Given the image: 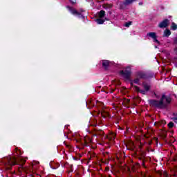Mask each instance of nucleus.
<instances>
[{
  "label": "nucleus",
  "mask_w": 177,
  "mask_h": 177,
  "mask_svg": "<svg viewBox=\"0 0 177 177\" xmlns=\"http://www.w3.org/2000/svg\"><path fill=\"white\" fill-rule=\"evenodd\" d=\"M104 16H106V12L104 10H101L99 12V18L103 19V17H104Z\"/></svg>",
  "instance_id": "10"
},
{
  "label": "nucleus",
  "mask_w": 177,
  "mask_h": 177,
  "mask_svg": "<svg viewBox=\"0 0 177 177\" xmlns=\"http://www.w3.org/2000/svg\"><path fill=\"white\" fill-rule=\"evenodd\" d=\"M72 13L73 15H77L79 17H82L83 19L85 17L83 15H81V14H80V12H78V11H77L76 10H72Z\"/></svg>",
  "instance_id": "13"
},
{
  "label": "nucleus",
  "mask_w": 177,
  "mask_h": 177,
  "mask_svg": "<svg viewBox=\"0 0 177 177\" xmlns=\"http://www.w3.org/2000/svg\"><path fill=\"white\" fill-rule=\"evenodd\" d=\"M155 48H157V46H156Z\"/></svg>",
  "instance_id": "28"
},
{
  "label": "nucleus",
  "mask_w": 177,
  "mask_h": 177,
  "mask_svg": "<svg viewBox=\"0 0 177 177\" xmlns=\"http://www.w3.org/2000/svg\"><path fill=\"white\" fill-rule=\"evenodd\" d=\"M142 86L145 89L146 92H149L150 91V84L147 82H143Z\"/></svg>",
  "instance_id": "7"
},
{
  "label": "nucleus",
  "mask_w": 177,
  "mask_h": 177,
  "mask_svg": "<svg viewBox=\"0 0 177 177\" xmlns=\"http://www.w3.org/2000/svg\"><path fill=\"white\" fill-rule=\"evenodd\" d=\"M133 82H134V84H139V79L137 78V79L134 80Z\"/></svg>",
  "instance_id": "19"
},
{
  "label": "nucleus",
  "mask_w": 177,
  "mask_h": 177,
  "mask_svg": "<svg viewBox=\"0 0 177 177\" xmlns=\"http://www.w3.org/2000/svg\"><path fill=\"white\" fill-rule=\"evenodd\" d=\"M174 122H170L168 124L169 128H174Z\"/></svg>",
  "instance_id": "18"
},
{
  "label": "nucleus",
  "mask_w": 177,
  "mask_h": 177,
  "mask_svg": "<svg viewBox=\"0 0 177 177\" xmlns=\"http://www.w3.org/2000/svg\"><path fill=\"white\" fill-rule=\"evenodd\" d=\"M169 35H171V30H169V29H166L165 30L164 32H163V37H169Z\"/></svg>",
  "instance_id": "9"
},
{
  "label": "nucleus",
  "mask_w": 177,
  "mask_h": 177,
  "mask_svg": "<svg viewBox=\"0 0 177 177\" xmlns=\"http://www.w3.org/2000/svg\"><path fill=\"white\" fill-rule=\"evenodd\" d=\"M173 176H176V174H175V173L173 174Z\"/></svg>",
  "instance_id": "24"
},
{
  "label": "nucleus",
  "mask_w": 177,
  "mask_h": 177,
  "mask_svg": "<svg viewBox=\"0 0 177 177\" xmlns=\"http://www.w3.org/2000/svg\"><path fill=\"white\" fill-rule=\"evenodd\" d=\"M163 176L168 177V174H167L165 171H163Z\"/></svg>",
  "instance_id": "20"
},
{
  "label": "nucleus",
  "mask_w": 177,
  "mask_h": 177,
  "mask_svg": "<svg viewBox=\"0 0 177 177\" xmlns=\"http://www.w3.org/2000/svg\"><path fill=\"white\" fill-rule=\"evenodd\" d=\"M168 23H169V20L166 19H164L162 21H161L158 27L159 28H167V27H168Z\"/></svg>",
  "instance_id": "4"
},
{
  "label": "nucleus",
  "mask_w": 177,
  "mask_h": 177,
  "mask_svg": "<svg viewBox=\"0 0 177 177\" xmlns=\"http://www.w3.org/2000/svg\"><path fill=\"white\" fill-rule=\"evenodd\" d=\"M121 75H123L124 78L125 80H129V77H131V67L128 66L126 68V69L124 71H120Z\"/></svg>",
  "instance_id": "2"
},
{
  "label": "nucleus",
  "mask_w": 177,
  "mask_h": 177,
  "mask_svg": "<svg viewBox=\"0 0 177 177\" xmlns=\"http://www.w3.org/2000/svg\"><path fill=\"white\" fill-rule=\"evenodd\" d=\"M171 97L166 96L163 94L160 100H149V103L152 107H156V109H160L162 110L167 109L168 104L171 103Z\"/></svg>",
  "instance_id": "1"
},
{
  "label": "nucleus",
  "mask_w": 177,
  "mask_h": 177,
  "mask_svg": "<svg viewBox=\"0 0 177 177\" xmlns=\"http://www.w3.org/2000/svg\"><path fill=\"white\" fill-rule=\"evenodd\" d=\"M154 42H157V44H160V41L157 39V38L153 39Z\"/></svg>",
  "instance_id": "21"
},
{
  "label": "nucleus",
  "mask_w": 177,
  "mask_h": 177,
  "mask_svg": "<svg viewBox=\"0 0 177 177\" xmlns=\"http://www.w3.org/2000/svg\"><path fill=\"white\" fill-rule=\"evenodd\" d=\"M131 24H132L131 21H129V22H126L124 24L125 27H129V26H131Z\"/></svg>",
  "instance_id": "17"
},
{
  "label": "nucleus",
  "mask_w": 177,
  "mask_h": 177,
  "mask_svg": "<svg viewBox=\"0 0 177 177\" xmlns=\"http://www.w3.org/2000/svg\"><path fill=\"white\" fill-rule=\"evenodd\" d=\"M175 52H177V47L175 48Z\"/></svg>",
  "instance_id": "26"
},
{
  "label": "nucleus",
  "mask_w": 177,
  "mask_h": 177,
  "mask_svg": "<svg viewBox=\"0 0 177 177\" xmlns=\"http://www.w3.org/2000/svg\"><path fill=\"white\" fill-rule=\"evenodd\" d=\"M176 28H177V25L175 24V23L172 22L171 23V30H176Z\"/></svg>",
  "instance_id": "15"
},
{
  "label": "nucleus",
  "mask_w": 177,
  "mask_h": 177,
  "mask_svg": "<svg viewBox=\"0 0 177 177\" xmlns=\"http://www.w3.org/2000/svg\"><path fill=\"white\" fill-rule=\"evenodd\" d=\"M138 77H140V78H142V80H147V73L139 71L137 72Z\"/></svg>",
  "instance_id": "5"
},
{
  "label": "nucleus",
  "mask_w": 177,
  "mask_h": 177,
  "mask_svg": "<svg viewBox=\"0 0 177 177\" xmlns=\"http://www.w3.org/2000/svg\"><path fill=\"white\" fill-rule=\"evenodd\" d=\"M153 77H154V73L153 72L147 73V80H149V78H153Z\"/></svg>",
  "instance_id": "12"
},
{
  "label": "nucleus",
  "mask_w": 177,
  "mask_h": 177,
  "mask_svg": "<svg viewBox=\"0 0 177 177\" xmlns=\"http://www.w3.org/2000/svg\"><path fill=\"white\" fill-rule=\"evenodd\" d=\"M136 0H124V2L120 4V9H125L127 6H129V5H132L133 2H136Z\"/></svg>",
  "instance_id": "3"
},
{
  "label": "nucleus",
  "mask_w": 177,
  "mask_h": 177,
  "mask_svg": "<svg viewBox=\"0 0 177 177\" xmlns=\"http://www.w3.org/2000/svg\"><path fill=\"white\" fill-rule=\"evenodd\" d=\"M173 115H174V117L171 118V120H173L174 122H177V117H176L177 113H174Z\"/></svg>",
  "instance_id": "16"
},
{
  "label": "nucleus",
  "mask_w": 177,
  "mask_h": 177,
  "mask_svg": "<svg viewBox=\"0 0 177 177\" xmlns=\"http://www.w3.org/2000/svg\"><path fill=\"white\" fill-rule=\"evenodd\" d=\"M95 21H96L97 24H103V23H104V19H95Z\"/></svg>",
  "instance_id": "14"
},
{
  "label": "nucleus",
  "mask_w": 177,
  "mask_h": 177,
  "mask_svg": "<svg viewBox=\"0 0 177 177\" xmlns=\"http://www.w3.org/2000/svg\"><path fill=\"white\" fill-rule=\"evenodd\" d=\"M174 44H177V37H175L174 39Z\"/></svg>",
  "instance_id": "22"
},
{
  "label": "nucleus",
  "mask_w": 177,
  "mask_h": 177,
  "mask_svg": "<svg viewBox=\"0 0 177 177\" xmlns=\"http://www.w3.org/2000/svg\"><path fill=\"white\" fill-rule=\"evenodd\" d=\"M147 35V37H150V38H152V39H156V38H157V34L154 32H149Z\"/></svg>",
  "instance_id": "8"
},
{
  "label": "nucleus",
  "mask_w": 177,
  "mask_h": 177,
  "mask_svg": "<svg viewBox=\"0 0 177 177\" xmlns=\"http://www.w3.org/2000/svg\"><path fill=\"white\" fill-rule=\"evenodd\" d=\"M131 85H133V83L131 82Z\"/></svg>",
  "instance_id": "27"
},
{
  "label": "nucleus",
  "mask_w": 177,
  "mask_h": 177,
  "mask_svg": "<svg viewBox=\"0 0 177 177\" xmlns=\"http://www.w3.org/2000/svg\"><path fill=\"white\" fill-rule=\"evenodd\" d=\"M136 89L138 91V92H140V93H142V95H146V93L147 92L146 90H140L138 86H136Z\"/></svg>",
  "instance_id": "11"
},
{
  "label": "nucleus",
  "mask_w": 177,
  "mask_h": 177,
  "mask_svg": "<svg viewBox=\"0 0 177 177\" xmlns=\"http://www.w3.org/2000/svg\"><path fill=\"white\" fill-rule=\"evenodd\" d=\"M139 5H143V3H139Z\"/></svg>",
  "instance_id": "25"
},
{
  "label": "nucleus",
  "mask_w": 177,
  "mask_h": 177,
  "mask_svg": "<svg viewBox=\"0 0 177 177\" xmlns=\"http://www.w3.org/2000/svg\"><path fill=\"white\" fill-rule=\"evenodd\" d=\"M176 171H177V169L176 168V169L172 170V172H176Z\"/></svg>",
  "instance_id": "23"
},
{
  "label": "nucleus",
  "mask_w": 177,
  "mask_h": 177,
  "mask_svg": "<svg viewBox=\"0 0 177 177\" xmlns=\"http://www.w3.org/2000/svg\"><path fill=\"white\" fill-rule=\"evenodd\" d=\"M109 66L110 62L109 60H102V67H104V70H107Z\"/></svg>",
  "instance_id": "6"
}]
</instances>
